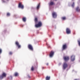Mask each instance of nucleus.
Here are the masks:
<instances>
[{
  "mask_svg": "<svg viewBox=\"0 0 80 80\" xmlns=\"http://www.w3.org/2000/svg\"><path fill=\"white\" fill-rule=\"evenodd\" d=\"M3 77L2 76H0V80H2V79H3Z\"/></svg>",
  "mask_w": 80,
  "mask_h": 80,
  "instance_id": "obj_20",
  "label": "nucleus"
},
{
  "mask_svg": "<svg viewBox=\"0 0 80 80\" xmlns=\"http://www.w3.org/2000/svg\"><path fill=\"white\" fill-rule=\"evenodd\" d=\"M47 65H48V63H47V64H46Z\"/></svg>",
  "mask_w": 80,
  "mask_h": 80,
  "instance_id": "obj_31",
  "label": "nucleus"
},
{
  "mask_svg": "<svg viewBox=\"0 0 80 80\" xmlns=\"http://www.w3.org/2000/svg\"><path fill=\"white\" fill-rule=\"evenodd\" d=\"M12 52H9V54L10 55H12Z\"/></svg>",
  "mask_w": 80,
  "mask_h": 80,
  "instance_id": "obj_27",
  "label": "nucleus"
},
{
  "mask_svg": "<svg viewBox=\"0 0 80 80\" xmlns=\"http://www.w3.org/2000/svg\"><path fill=\"white\" fill-rule=\"evenodd\" d=\"M80 9L79 8V7H77L76 8V10L77 12H79L80 11Z\"/></svg>",
  "mask_w": 80,
  "mask_h": 80,
  "instance_id": "obj_14",
  "label": "nucleus"
},
{
  "mask_svg": "<svg viewBox=\"0 0 80 80\" xmlns=\"http://www.w3.org/2000/svg\"><path fill=\"white\" fill-rule=\"evenodd\" d=\"M28 47L31 50H33V48L32 47V45L29 44L28 45Z\"/></svg>",
  "mask_w": 80,
  "mask_h": 80,
  "instance_id": "obj_9",
  "label": "nucleus"
},
{
  "mask_svg": "<svg viewBox=\"0 0 80 80\" xmlns=\"http://www.w3.org/2000/svg\"><path fill=\"white\" fill-rule=\"evenodd\" d=\"M33 70H34V68H33V67H32L31 68V70L33 71Z\"/></svg>",
  "mask_w": 80,
  "mask_h": 80,
  "instance_id": "obj_23",
  "label": "nucleus"
},
{
  "mask_svg": "<svg viewBox=\"0 0 80 80\" xmlns=\"http://www.w3.org/2000/svg\"><path fill=\"white\" fill-rule=\"evenodd\" d=\"M42 26V22H39L38 24H36L35 25V27L37 28L39 27H41Z\"/></svg>",
  "mask_w": 80,
  "mask_h": 80,
  "instance_id": "obj_1",
  "label": "nucleus"
},
{
  "mask_svg": "<svg viewBox=\"0 0 80 80\" xmlns=\"http://www.w3.org/2000/svg\"><path fill=\"white\" fill-rule=\"evenodd\" d=\"M54 4V3L53 2H51L49 3V5H53Z\"/></svg>",
  "mask_w": 80,
  "mask_h": 80,
  "instance_id": "obj_15",
  "label": "nucleus"
},
{
  "mask_svg": "<svg viewBox=\"0 0 80 80\" xmlns=\"http://www.w3.org/2000/svg\"><path fill=\"white\" fill-rule=\"evenodd\" d=\"M2 1L3 2H5V1L3 0H2Z\"/></svg>",
  "mask_w": 80,
  "mask_h": 80,
  "instance_id": "obj_30",
  "label": "nucleus"
},
{
  "mask_svg": "<svg viewBox=\"0 0 80 80\" xmlns=\"http://www.w3.org/2000/svg\"><path fill=\"white\" fill-rule=\"evenodd\" d=\"M35 21L36 22H37V18H35Z\"/></svg>",
  "mask_w": 80,
  "mask_h": 80,
  "instance_id": "obj_25",
  "label": "nucleus"
},
{
  "mask_svg": "<svg viewBox=\"0 0 80 80\" xmlns=\"http://www.w3.org/2000/svg\"><path fill=\"white\" fill-rule=\"evenodd\" d=\"M16 44L18 46V48H20L21 46H20V45H19V43H18V42H16Z\"/></svg>",
  "mask_w": 80,
  "mask_h": 80,
  "instance_id": "obj_10",
  "label": "nucleus"
},
{
  "mask_svg": "<svg viewBox=\"0 0 80 80\" xmlns=\"http://www.w3.org/2000/svg\"><path fill=\"white\" fill-rule=\"evenodd\" d=\"M62 20H65L66 18H65V17H62Z\"/></svg>",
  "mask_w": 80,
  "mask_h": 80,
  "instance_id": "obj_22",
  "label": "nucleus"
},
{
  "mask_svg": "<svg viewBox=\"0 0 80 80\" xmlns=\"http://www.w3.org/2000/svg\"><path fill=\"white\" fill-rule=\"evenodd\" d=\"M75 56L73 55L72 56H71V61L72 62H73V61H74L75 60Z\"/></svg>",
  "mask_w": 80,
  "mask_h": 80,
  "instance_id": "obj_5",
  "label": "nucleus"
},
{
  "mask_svg": "<svg viewBox=\"0 0 80 80\" xmlns=\"http://www.w3.org/2000/svg\"><path fill=\"white\" fill-rule=\"evenodd\" d=\"M22 20H23V22H26V18H22Z\"/></svg>",
  "mask_w": 80,
  "mask_h": 80,
  "instance_id": "obj_17",
  "label": "nucleus"
},
{
  "mask_svg": "<svg viewBox=\"0 0 80 80\" xmlns=\"http://www.w3.org/2000/svg\"><path fill=\"white\" fill-rule=\"evenodd\" d=\"M61 64V63H60L59 64V65H60Z\"/></svg>",
  "mask_w": 80,
  "mask_h": 80,
  "instance_id": "obj_29",
  "label": "nucleus"
},
{
  "mask_svg": "<svg viewBox=\"0 0 80 80\" xmlns=\"http://www.w3.org/2000/svg\"><path fill=\"white\" fill-rule=\"evenodd\" d=\"M53 55H54V52L53 51H51L49 55L50 57H52L53 56Z\"/></svg>",
  "mask_w": 80,
  "mask_h": 80,
  "instance_id": "obj_8",
  "label": "nucleus"
},
{
  "mask_svg": "<svg viewBox=\"0 0 80 80\" xmlns=\"http://www.w3.org/2000/svg\"><path fill=\"white\" fill-rule=\"evenodd\" d=\"M63 49L65 50V49L67 48V45L66 44L64 45H63Z\"/></svg>",
  "mask_w": 80,
  "mask_h": 80,
  "instance_id": "obj_11",
  "label": "nucleus"
},
{
  "mask_svg": "<svg viewBox=\"0 0 80 80\" xmlns=\"http://www.w3.org/2000/svg\"><path fill=\"white\" fill-rule=\"evenodd\" d=\"M2 49L0 48V53H2Z\"/></svg>",
  "mask_w": 80,
  "mask_h": 80,
  "instance_id": "obj_26",
  "label": "nucleus"
},
{
  "mask_svg": "<svg viewBox=\"0 0 80 80\" xmlns=\"http://www.w3.org/2000/svg\"><path fill=\"white\" fill-rule=\"evenodd\" d=\"M28 77L29 78H30V77L29 75H28Z\"/></svg>",
  "mask_w": 80,
  "mask_h": 80,
  "instance_id": "obj_32",
  "label": "nucleus"
},
{
  "mask_svg": "<svg viewBox=\"0 0 80 80\" xmlns=\"http://www.w3.org/2000/svg\"><path fill=\"white\" fill-rule=\"evenodd\" d=\"M47 45H48V48H50V46L48 45V44H47Z\"/></svg>",
  "mask_w": 80,
  "mask_h": 80,
  "instance_id": "obj_28",
  "label": "nucleus"
},
{
  "mask_svg": "<svg viewBox=\"0 0 80 80\" xmlns=\"http://www.w3.org/2000/svg\"><path fill=\"white\" fill-rule=\"evenodd\" d=\"M18 75V74L17 72H16L15 73L14 75L15 76H17Z\"/></svg>",
  "mask_w": 80,
  "mask_h": 80,
  "instance_id": "obj_21",
  "label": "nucleus"
},
{
  "mask_svg": "<svg viewBox=\"0 0 80 80\" xmlns=\"http://www.w3.org/2000/svg\"><path fill=\"white\" fill-rule=\"evenodd\" d=\"M18 8L23 9L24 8V6H23V5L21 4V3H19L18 5Z\"/></svg>",
  "mask_w": 80,
  "mask_h": 80,
  "instance_id": "obj_2",
  "label": "nucleus"
},
{
  "mask_svg": "<svg viewBox=\"0 0 80 80\" xmlns=\"http://www.w3.org/2000/svg\"><path fill=\"white\" fill-rule=\"evenodd\" d=\"M74 6H75V3L73 2V4L72 5V8L74 7Z\"/></svg>",
  "mask_w": 80,
  "mask_h": 80,
  "instance_id": "obj_18",
  "label": "nucleus"
},
{
  "mask_svg": "<svg viewBox=\"0 0 80 80\" xmlns=\"http://www.w3.org/2000/svg\"><path fill=\"white\" fill-rule=\"evenodd\" d=\"M7 15L8 16H10V13H8L7 14Z\"/></svg>",
  "mask_w": 80,
  "mask_h": 80,
  "instance_id": "obj_24",
  "label": "nucleus"
},
{
  "mask_svg": "<svg viewBox=\"0 0 80 80\" xmlns=\"http://www.w3.org/2000/svg\"><path fill=\"white\" fill-rule=\"evenodd\" d=\"M71 32L69 28H67L66 29V33L67 34H70V33H71Z\"/></svg>",
  "mask_w": 80,
  "mask_h": 80,
  "instance_id": "obj_6",
  "label": "nucleus"
},
{
  "mask_svg": "<svg viewBox=\"0 0 80 80\" xmlns=\"http://www.w3.org/2000/svg\"><path fill=\"white\" fill-rule=\"evenodd\" d=\"M68 65L66 62H64L63 65V69H65L67 67Z\"/></svg>",
  "mask_w": 80,
  "mask_h": 80,
  "instance_id": "obj_4",
  "label": "nucleus"
},
{
  "mask_svg": "<svg viewBox=\"0 0 80 80\" xmlns=\"http://www.w3.org/2000/svg\"><path fill=\"white\" fill-rule=\"evenodd\" d=\"M39 7H40V3L38 4V5L37 7V9H38Z\"/></svg>",
  "mask_w": 80,
  "mask_h": 80,
  "instance_id": "obj_19",
  "label": "nucleus"
},
{
  "mask_svg": "<svg viewBox=\"0 0 80 80\" xmlns=\"http://www.w3.org/2000/svg\"><path fill=\"white\" fill-rule=\"evenodd\" d=\"M2 76L3 77H6V74L5 73H3L2 75Z\"/></svg>",
  "mask_w": 80,
  "mask_h": 80,
  "instance_id": "obj_12",
  "label": "nucleus"
},
{
  "mask_svg": "<svg viewBox=\"0 0 80 80\" xmlns=\"http://www.w3.org/2000/svg\"><path fill=\"white\" fill-rule=\"evenodd\" d=\"M64 59L65 61H67L69 60V57L68 56H66L64 57Z\"/></svg>",
  "mask_w": 80,
  "mask_h": 80,
  "instance_id": "obj_7",
  "label": "nucleus"
},
{
  "mask_svg": "<svg viewBox=\"0 0 80 80\" xmlns=\"http://www.w3.org/2000/svg\"><path fill=\"white\" fill-rule=\"evenodd\" d=\"M46 80H50V77H48V76H47L46 78Z\"/></svg>",
  "mask_w": 80,
  "mask_h": 80,
  "instance_id": "obj_13",
  "label": "nucleus"
},
{
  "mask_svg": "<svg viewBox=\"0 0 80 80\" xmlns=\"http://www.w3.org/2000/svg\"><path fill=\"white\" fill-rule=\"evenodd\" d=\"M8 79H10V80L12 79V76H10V77H8Z\"/></svg>",
  "mask_w": 80,
  "mask_h": 80,
  "instance_id": "obj_16",
  "label": "nucleus"
},
{
  "mask_svg": "<svg viewBox=\"0 0 80 80\" xmlns=\"http://www.w3.org/2000/svg\"><path fill=\"white\" fill-rule=\"evenodd\" d=\"M52 17L53 18H55L57 17V13L55 12H53L52 13Z\"/></svg>",
  "mask_w": 80,
  "mask_h": 80,
  "instance_id": "obj_3",
  "label": "nucleus"
}]
</instances>
